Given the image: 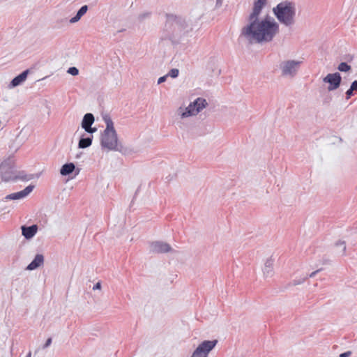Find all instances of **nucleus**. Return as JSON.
<instances>
[{
    "label": "nucleus",
    "instance_id": "nucleus-1",
    "mask_svg": "<svg viewBox=\"0 0 357 357\" xmlns=\"http://www.w3.org/2000/svg\"><path fill=\"white\" fill-rule=\"evenodd\" d=\"M266 3L267 0H254L253 10L249 19L251 23L242 30L243 35L251 37L257 42L271 40L279 31L278 23L271 17L257 21Z\"/></svg>",
    "mask_w": 357,
    "mask_h": 357
},
{
    "label": "nucleus",
    "instance_id": "nucleus-2",
    "mask_svg": "<svg viewBox=\"0 0 357 357\" xmlns=\"http://www.w3.org/2000/svg\"><path fill=\"white\" fill-rule=\"evenodd\" d=\"M273 13L278 20L286 26L291 25L296 14L295 4L290 1H283L273 8Z\"/></svg>",
    "mask_w": 357,
    "mask_h": 357
},
{
    "label": "nucleus",
    "instance_id": "nucleus-3",
    "mask_svg": "<svg viewBox=\"0 0 357 357\" xmlns=\"http://www.w3.org/2000/svg\"><path fill=\"white\" fill-rule=\"evenodd\" d=\"M105 121L106 128L102 135L101 144L107 149L114 150L117 147L118 139L114 123L109 117L105 118Z\"/></svg>",
    "mask_w": 357,
    "mask_h": 357
},
{
    "label": "nucleus",
    "instance_id": "nucleus-4",
    "mask_svg": "<svg viewBox=\"0 0 357 357\" xmlns=\"http://www.w3.org/2000/svg\"><path fill=\"white\" fill-rule=\"evenodd\" d=\"M217 343V340L204 341L195 350L191 357H208V354L215 347Z\"/></svg>",
    "mask_w": 357,
    "mask_h": 357
},
{
    "label": "nucleus",
    "instance_id": "nucleus-5",
    "mask_svg": "<svg viewBox=\"0 0 357 357\" xmlns=\"http://www.w3.org/2000/svg\"><path fill=\"white\" fill-rule=\"evenodd\" d=\"M206 104L205 99L200 98H197L192 103L189 105L185 112L182 113V117H187L197 114L201 109L206 107Z\"/></svg>",
    "mask_w": 357,
    "mask_h": 357
},
{
    "label": "nucleus",
    "instance_id": "nucleus-6",
    "mask_svg": "<svg viewBox=\"0 0 357 357\" xmlns=\"http://www.w3.org/2000/svg\"><path fill=\"white\" fill-rule=\"evenodd\" d=\"M341 79H342L340 75L337 73H335L327 75V76L324 78V82L330 84L328 89L329 91H332L339 87Z\"/></svg>",
    "mask_w": 357,
    "mask_h": 357
},
{
    "label": "nucleus",
    "instance_id": "nucleus-7",
    "mask_svg": "<svg viewBox=\"0 0 357 357\" xmlns=\"http://www.w3.org/2000/svg\"><path fill=\"white\" fill-rule=\"evenodd\" d=\"M94 122L93 115L91 113L86 114L82 122V127L88 132L93 133L96 129L92 128L91 125Z\"/></svg>",
    "mask_w": 357,
    "mask_h": 357
},
{
    "label": "nucleus",
    "instance_id": "nucleus-8",
    "mask_svg": "<svg viewBox=\"0 0 357 357\" xmlns=\"http://www.w3.org/2000/svg\"><path fill=\"white\" fill-rule=\"evenodd\" d=\"M33 189V185H29L25 188L23 190L12 193L6 197V199H20L27 196Z\"/></svg>",
    "mask_w": 357,
    "mask_h": 357
},
{
    "label": "nucleus",
    "instance_id": "nucleus-9",
    "mask_svg": "<svg viewBox=\"0 0 357 357\" xmlns=\"http://www.w3.org/2000/svg\"><path fill=\"white\" fill-rule=\"evenodd\" d=\"M299 62L294 61H287L283 66L282 73L284 75H293L296 71Z\"/></svg>",
    "mask_w": 357,
    "mask_h": 357
},
{
    "label": "nucleus",
    "instance_id": "nucleus-10",
    "mask_svg": "<svg viewBox=\"0 0 357 357\" xmlns=\"http://www.w3.org/2000/svg\"><path fill=\"white\" fill-rule=\"evenodd\" d=\"M153 252L157 253L168 252L171 250V247L167 243L156 242L152 245Z\"/></svg>",
    "mask_w": 357,
    "mask_h": 357
},
{
    "label": "nucleus",
    "instance_id": "nucleus-11",
    "mask_svg": "<svg viewBox=\"0 0 357 357\" xmlns=\"http://www.w3.org/2000/svg\"><path fill=\"white\" fill-rule=\"evenodd\" d=\"M37 230H38V227L36 225H33L30 227H25V226L22 227V235L26 238H28V239L32 238L36 234Z\"/></svg>",
    "mask_w": 357,
    "mask_h": 357
},
{
    "label": "nucleus",
    "instance_id": "nucleus-12",
    "mask_svg": "<svg viewBox=\"0 0 357 357\" xmlns=\"http://www.w3.org/2000/svg\"><path fill=\"white\" fill-rule=\"evenodd\" d=\"M44 257L42 255H37L34 259L28 265L27 270H34L43 264Z\"/></svg>",
    "mask_w": 357,
    "mask_h": 357
},
{
    "label": "nucleus",
    "instance_id": "nucleus-13",
    "mask_svg": "<svg viewBox=\"0 0 357 357\" xmlns=\"http://www.w3.org/2000/svg\"><path fill=\"white\" fill-rule=\"evenodd\" d=\"M28 72L29 70H26L15 77L11 82L13 86H16L23 82L26 79Z\"/></svg>",
    "mask_w": 357,
    "mask_h": 357
},
{
    "label": "nucleus",
    "instance_id": "nucleus-14",
    "mask_svg": "<svg viewBox=\"0 0 357 357\" xmlns=\"http://www.w3.org/2000/svg\"><path fill=\"white\" fill-rule=\"evenodd\" d=\"M75 167L73 163L65 164L62 166L60 173L63 176L68 175L74 171Z\"/></svg>",
    "mask_w": 357,
    "mask_h": 357
},
{
    "label": "nucleus",
    "instance_id": "nucleus-15",
    "mask_svg": "<svg viewBox=\"0 0 357 357\" xmlns=\"http://www.w3.org/2000/svg\"><path fill=\"white\" fill-rule=\"evenodd\" d=\"M88 6L86 5L83 6L81 7V8L78 10L77 15L70 19V22L71 23H74L77 22L87 11Z\"/></svg>",
    "mask_w": 357,
    "mask_h": 357
},
{
    "label": "nucleus",
    "instance_id": "nucleus-16",
    "mask_svg": "<svg viewBox=\"0 0 357 357\" xmlns=\"http://www.w3.org/2000/svg\"><path fill=\"white\" fill-rule=\"evenodd\" d=\"M92 139L90 137L82 138L79 142V147L81 149L87 148L91 146Z\"/></svg>",
    "mask_w": 357,
    "mask_h": 357
},
{
    "label": "nucleus",
    "instance_id": "nucleus-17",
    "mask_svg": "<svg viewBox=\"0 0 357 357\" xmlns=\"http://www.w3.org/2000/svg\"><path fill=\"white\" fill-rule=\"evenodd\" d=\"M351 69V66L345 62H342L339 66L338 70L342 72H347Z\"/></svg>",
    "mask_w": 357,
    "mask_h": 357
},
{
    "label": "nucleus",
    "instance_id": "nucleus-18",
    "mask_svg": "<svg viewBox=\"0 0 357 357\" xmlns=\"http://www.w3.org/2000/svg\"><path fill=\"white\" fill-rule=\"evenodd\" d=\"M68 73L72 75H77L78 73H79V70L77 68L75 67H71V68H69V69L68 70Z\"/></svg>",
    "mask_w": 357,
    "mask_h": 357
},
{
    "label": "nucleus",
    "instance_id": "nucleus-19",
    "mask_svg": "<svg viewBox=\"0 0 357 357\" xmlns=\"http://www.w3.org/2000/svg\"><path fill=\"white\" fill-rule=\"evenodd\" d=\"M178 69H176V68H173L172 69L169 73V75L173 78H175L178 76Z\"/></svg>",
    "mask_w": 357,
    "mask_h": 357
},
{
    "label": "nucleus",
    "instance_id": "nucleus-20",
    "mask_svg": "<svg viewBox=\"0 0 357 357\" xmlns=\"http://www.w3.org/2000/svg\"><path fill=\"white\" fill-rule=\"evenodd\" d=\"M272 269V263L270 261H267L266 263V267H265V271L268 273L270 271H271Z\"/></svg>",
    "mask_w": 357,
    "mask_h": 357
},
{
    "label": "nucleus",
    "instance_id": "nucleus-21",
    "mask_svg": "<svg viewBox=\"0 0 357 357\" xmlns=\"http://www.w3.org/2000/svg\"><path fill=\"white\" fill-rule=\"evenodd\" d=\"M353 90H351V88H349L347 92H346V95H347V99H349L351 98V96H353Z\"/></svg>",
    "mask_w": 357,
    "mask_h": 357
},
{
    "label": "nucleus",
    "instance_id": "nucleus-22",
    "mask_svg": "<svg viewBox=\"0 0 357 357\" xmlns=\"http://www.w3.org/2000/svg\"><path fill=\"white\" fill-rule=\"evenodd\" d=\"M350 88L351 89V90H353L354 91H356L357 90V80L354 81L352 82Z\"/></svg>",
    "mask_w": 357,
    "mask_h": 357
},
{
    "label": "nucleus",
    "instance_id": "nucleus-23",
    "mask_svg": "<svg viewBox=\"0 0 357 357\" xmlns=\"http://www.w3.org/2000/svg\"><path fill=\"white\" fill-rule=\"evenodd\" d=\"M351 351H347V352L341 354L340 355V357H348L351 355Z\"/></svg>",
    "mask_w": 357,
    "mask_h": 357
},
{
    "label": "nucleus",
    "instance_id": "nucleus-24",
    "mask_svg": "<svg viewBox=\"0 0 357 357\" xmlns=\"http://www.w3.org/2000/svg\"><path fill=\"white\" fill-rule=\"evenodd\" d=\"M101 288V284L100 282H97L93 287V290H96V289H100Z\"/></svg>",
    "mask_w": 357,
    "mask_h": 357
},
{
    "label": "nucleus",
    "instance_id": "nucleus-25",
    "mask_svg": "<svg viewBox=\"0 0 357 357\" xmlns=\"http://www.w3.org/2000/svg\"><path fill=\"white\" fill-rule=\"evenodd\" d=\"M166 77H167V76H163V77H160V78L158 79V84H161V83H162L163 82H165V79H166Z\"/></svg>",
    "mask_w": 357,
    "mask_h": 357
},
{
    "label": "nucleus",
    "instance_id": "nucleus-26",
    "mask_svg": "<svg viewBox=\"0 0 357 357\" xmlns=\"http://www.w3.org/2000/svg\"><path fill=\"white\" fill-rule=\"evenodd\" d=\"M52 343V339L51 338H48L44 345V347H47L48 346L50 345V344Z\"/></svg>",
    "mask_w": 357,
    "mask_h": 357
},
{
    "label": "nucleus",
    "instance_id": "nucleus-27",
    "mask_svg": "<svg viewBox=\"0 0 357 357\" xmlns=\"http://www.w3.org/2000/svg\"><path fill=\"white\" fill-rule=\"evenodd\" d=\"M10 179V178H6L4 180L7 181H8Z\"/></svg>",
    "mask_w": 357,
    "mask_h": 357
},
{
    "label": "nucleus",
    "instance_id": "nucleus-28",
    "mask_svg": "<svg viewBox=\"0 0 357 357\" xmlns=\"http://www.w3.org/2000/svg\"><path fill=\"white\" fill-rule=\"evenodd\" d=\"M315 274V273H312L310 276L312 277V275H314Z\"/></svg>",
    "mask_w": 357,
    "mask_h": 357
},
{
    "label": "nucleus",
    "instance_id": "nucleus-29",
    "mask_svg": "<svg viewBox=\"0 0 357 357\" xmlns=\"http://www.w3.org/2000/svg\"><path fill=\"white\" fill-rule=\"evenodd\" d=\"M31 356V353H29L27 356V357H30Z\"/></svg>",
    "mask_w": 357,
    "mask_h": 357
}]
</instances>
